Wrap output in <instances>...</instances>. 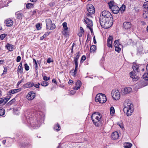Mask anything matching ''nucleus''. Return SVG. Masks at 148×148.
Instances as JSON below:
<instances>
[{"label":"nucleus","instance_id":"7ed1b4c3","mask_svg":"<svg viewBox=\"0 0 148 148\" xmlns=\"http://www.w3.org/2000/svg\"><path fill=\"white\" fill-rule=\"evenodd\" d=\"M101 114L98 112L94 113L91 116V119L94 124L97 127L100 126L101 124Z\"/></svg>","mask_w":148,"mask_h":148},{"label":"nucleus","instance_id":"4c0bfd02","mask_svg":"<svg viewBox=\"0 0 148 148\" xmlns=\"http://www.w3.org/2000/svg\"><path fill=\"white\" fill-rule=\"evenodd\" d=\"M38 114L40 115V116L39 117V119H43L44 117V115L42 114L41 112H39L38 113Z\"/></svg>","mask_w":148,"mask_h":148},{"label":"nucleus","instance_id":"6ab92c4d","mask_svg":"<svg viewBox=\"0 0 148 148\" xmlns=\"http://www.w3.org/2000/svg\"><path fill=\"white\" fill-rule=\"evenodd\" d=\"M34 85V83L33 82H27L24 84L23 86V88L24 89L29 88L33 86Z\"/></svg>","mask_w":148,"mask_h":148},{"label":"nucleus","instance_id":"f704fd0d","mask_svg":"<svg viewBox=\"0 0 148 148\" xmlns=\"http://www.w3.org/2000/svg\"><path fill=\"white\" fill-rule=\"evenodd\" d=\"M110 110L111 114L112 115H113L115 113V110L113 107H111L110 108Z\"/></svg>","mask_w":148,"mask_h":148},{"label":"nucleus","instance_id":"7c9ffc66","mask_svg":"<svg viewBox=\"0 0 148 148\" xmlns=\"http://www.w3.org/2000/svg\"><path fill=\"white\" fill-rule=\"evenodd\" d=\"M80 31L78 34V35L79 37H81L82 36V34L84 32V30L83 28L82 27H80Z\"/></svg>","mask_w":148,"mask_h":148},{"label":"nucleus","instance_id":"09e8293b","mask_svg":"<svg viewBox=\"0 0 148 148\" xmlns=\"http://www.w3.org/2000/svg\"><path fill=\"white\" fill-rule=\"evenodd\" d=\"M143 6L144 8L148 9V3L145 2L143 4Z\"/></svg>","mask_w":148,"mask_h":148},{"label":"nucleus","instance_id":"c03bdc74","mask_svg":"<svg viewBox=\"0 0 148 148\" xmlns=\"http://www.w3.org/2000/svg\"><path fill=\"white\" fill-rule=\"evenodd\" d=\"M6 36V34H1L0 36V38L1 39V40H3L4 38Z\"/></svg>","mask_w":148,"mask_h":148},{"label":"nucleus","instance_id":"4be33fe9","mask_svg":"<svg viewBox=\"0 0 148 148\" xmlns=\"http://www.w3.org/2000/svg\"><path fill=\"white\" fill-rule=\"evenodd\" d=\"M6 26L10 27L13 24V21L10 19H8L5 21Z\"/></svg>","mask_w":148,"mask_h":148},{"label":"nucleus","instance_id":"680f3d73","mask_svg":"<svg viewBox=\"0 0 148 148\" xmlns=\"http://www.w3.org/2000/svg\"><path fill=\"white\" fill-rule=\"evenodd\" d=\"M75 92L74 90H72L70 91V93L71 94L73 95L75 93Z\"/></svg>","mask_w":148,"mask_h":148},{"label":"nucleus","instance_id":"f3484780","mask_svg":"<svg viewBox=\"0 0 148 148\" xmlns=\"http://www.w3.org/2000/svg\"><path fill=\"white\" fill-rule=\"evenodd\" d=\"M82 85V83L81 81L77 80L75 84V86L73 88V89L75 90H77L81 87Z\"/></svg>","mask_w":148,"mask_h":148},{"label":"nucleus","instance_id":"412c9836","mask_svg":"<svg viewBox=\"0 0 148 148\" xmlns=\"http://www.w3.org/2000/svg\"><path fill=\"white\" fill-rule=\"evenodd\" d=\"M85 23L87 25V26H92L93 25V23L92 20H90L88 18H85L84 19Z\"/></svg>","mask_w":148,"mask_h":148},{"label":"nucleus","instance_id":"49530a36","mask_svg":"<svg viewBox=\"0 0 148 148\" xmlns=\"http://www.w3.org/2000/svg\"><path fill=\"white\" fill-rule=\"evenodd\" d=\"M43 79L45 81H48L50 79V77H47L46 76H43L42 75Z\"/></svg>","mask_w":148,"mask_h":148},{"label":"nucleus","instance_id":"f03ea898","mask_svg":"<svg viewBox=\"0 0 148 148\" xmlns=\"http://www.w3.org/2000/svg\"><path fill=\"white\" fill-rule=\"evenodd\" d=\"M112 17H110L99 19L101 26L102 27L105 29L108 28L112 26Z\"/></svg>","mask_w":148,"mask_h":148},{"label":"nucleus","instance_id":"69168bd1","mask_svg":"<svg viewBox=\"0 0 148 148\" xmlns=\"http://www.w3.org/2000/svg\"><path fill=\"white\" fill-rule=\"evenodd\" d=\"M3 103V98H0V104Z\"/></svg>","mask_w":148,"mask_h":148},{"label":"nucleus","instance_id":"1a4fd4ad","mask_svg":"<svg viewBox=\"0 0 148 148\" xmlns=\"http://www.w3.org/2000/svg\"><path fill=\"white\" fill-rule=\"evenodd\" d=\"M63 29L62 30V34L65 36H68L69 35V33L68 31V28L67 26V23L66 22H64L62 24Z\"/></svg>","mask_w":148,"mask_h":148},{"label":"nucleus","instance_id":"c85d7f7f","mask_svg":"<svg viewBox=\"0 0 148 148\" xmlns=\"http://www.w3.org/2000/svg\"><path fill=\"white\" fill-rule=\"evenodd\" d=\"M96 50V47L95 45H92L90 47V52H94Z\"/></svg>","mask_w":148,"mask_h":148},{"label":"nucleus","instance_id":"e2e57ef3","mask_svg":"<svg viewBox=\"0 0 148 148\" xmlns=\"http://www.w3.org/2000/svg\"><path fill=\"white\" fill-rule=\"evenodd\" d=\"M73 82V81L71 80L70 79L69 82V84H72Z\"/></svg>","mask_w":148,"mask_h":148},{"label":"nucleus","instance_id":"de8ad7c7","mask_svg":"<svg viewBox=\"0 0 148 148\" xmlns=\"http://www.w3.org/2000/svg\"><path fill=\"white\" fill-rule=\"evenodd\" d=\"M24 66L25 69L27 71L29 70V68L28 64H27L26 63L25 64Z\"/></svg>","mask_w":148,"mask_h":148},{"label":"nucleus","instance_id":"e433bc0d","mask_svg":"<svg viewBox=\"0 0 148 148\" xmlns=\"http://www.w3.org/2000/svg\"><path fill=\"white\" fill-rule=\"evenodd\" d=\"M5 113V111L4 109H0V116L3 115Z\"/></svg>","mask_w":148,"mask_h":148},{"label":"nucleus","instance_id":"b1692460","mask_svg":"<svg viewBox=\"0 0 148 148\" xmlns=\"http://www.w3.org/2000/svg\"><path fill=\"white\" fill-rule=\"evenodd\" d=\"M21 88H18L17 89H15L13 90H10L8 92V94L9 95H10L12 94H14L15 93L18 92L21 90Z\"/></svg>","mask_w":148,"mask_h":148},{"label":"nucleus","instance_id":"9d476101","mask_svg":"<svg viewBox=\"0 0 148 148\" xmlns=\"http://www.w3.org/2000/svg\"><path fill=\"white\" fill-rule=\"evenodd\" d=\"M110 17H112L111 13L107 11H103L101 14L100 18H105Z\"/></svg>","mask_w":148,"mask_h":148},{"label":"nucleus","instance_id":"f8f14e48","mask_svg":"<svg viewBox=\"0 0 148 148\" xmlns=\"http://www.w3.org/2000/svg\"><path fill=\"white\" fill-rule=\"evenodd\" d=\"M132 88L130 87H127L121 90V93L123 95H125L132 92Z\"/></svg>","mask_w":148,"mask_h":148},{"label":"nucleus","instance_id":"ddd939ff","mask_svg":"<svg viewBox=\"0 0 148 148\" xmlns=\"http://www.w3.org/2000/svg\"><path fill=\"white\" fill-rule=\"evenodd\" d=\"M123 111L124 112L126 113L127 116H130L131 115L133 111L132 107L123 108Z\"/></svg>","mask_w":148,"mask_h":148},{"label":"nucleus","instance_id":"6e6552de","mask_svg":"<svg viewBox=\"0 0 148 148\" xmlns=\"http://www.w3.org/2000/svg\"><path fill=\"white\" fill-rule=\"evenodd\" d=\"M112 94L113 98L115 100H119L120 97V92L118 90H113L112 92Z\"/></svg>","mask_w":148,"mask_h":148},{"label":"nucleus","instance_id":"5701e85b","mask_svg":"<svg viewBox=\"0 0 148 148\" xmlns=\"http://www.w3.org/2000/svg\"><path fill=\"white\" fill-rule=\"evenodd\" d=\"M111 136L113 140H116L118 138L119 134L118 132H115L112 134Z\"/></svg>","mask_w":148,"mask_h":148},{"label":"nucleus","instance_id":"bb28decb","mask_svg":"<svg viewBox=\"0 0 148 148\" xmlns=\"http://www.w3.org/2000/svg\"><path fill=\"white\" fill-rule=\"evenodd\" d=\"M78 67V65H75V68L73 72L72 73L71 75L74 77H75L77 75V69Z\"/></svg>","mask_w":148,"mask_h":148},{"label":"nucleus","instance_id":"2f4dec72","mask_svg":"<svg viewBox=\"0 0 148 148\" xmlns=\"http://www.w3.org/2000/svg\"><path fill=\"white\" fill-rule=\"evenodd\" d=\"M54 130H56L57 131H58L60 129V126L57 123L56 125L54 127Z\"/></svg>","mask_w":148,"mask_h":148},{"label":"nucleus","instance_id":"a19ab883","mask_svg":"<svg viewBox=\"0 0 148 148\" xmlns=\"http://www.w3.org/2000/svg\"><path fill=\"white\" fill-rule=\"evenodd\" d=\"M125 5H123L122 6L120 7V11L122 12V11L123 12L125 10Z\"/></svg>","mask_w":148,"mask_h":148},{"label":"nucleus","instance_id":"8fccbe9b","mask_svg":"<svg viewBox=\"0 0 148 148\" xmlns=\"http://www.w3.org/2000/svg\"><path fill=\"white\" fill-rule=\"evenodd\" d=\"M119 40H116L114 41V47L117 46V45L120 44L119 43L118 44V43L119 42Z\"/></svg>","mask_w":148,"mask_h":148},{"label":"nucleus","instance_id":"13d9d810","mask_svg":"<svg viewBox=\"0 0 148 148\" xmlns=\"http://www.w3.org/2000/svg\"><path fill=\"white\" fill-rule=\"evenodd\" d=\"M55 3L54 2H51L49 4V5L51 7L55 5Z\"/></svg>","mask_w":148,"mask_h":148},{"label":"nucleus","instance_id":"393cba45","mask_svg":"<svg viewBox=\"0 0 148 148\" xmlns=\"http://www.w3.org/2000/svg\"><path fill=\"white\" fill-rule=\"evenodd\" d=\"M115 47V51L119 53L121 50V48L122 47V46L121 44L117 45V46L114 47Z\"/></svg>","mask_w":148,"mask_h":148},{"label":"nucleus","instance_id":"0e129e2a","mask_svg":"<svg viewBox=\"0 0 148 148\" xmlns=\"http://www.w3.org/2000/svg\"><path fill=\"white\" fill-rule=\"evenodd\" d=\"M33 86H34L36 88H38L39 87V85H38V84H34Z\"/></svg>","mask_w":148,"mask_h":148},{"label":"nucleus","instance_id":"a18cd8bd","mask_svg":"<svg viewBox=\"0 0 148 148\" xmlns=\"http://www.w3.org/2000/svg\"><path fill=\"white\" fill-rule=\"evenodd\" d=\"M33 60L34 63L35 64L36 70H37L38 69V65L36 60L34 59H33Z\"/></svg>","mask_w":148,"mask_h":148},{"label":"nucleus","instance_id":"dca6fc26","mask_svg":"<svg viewBox=\"0 0 148 148\" xmlns=\"http://www.w3.org/2000/svg\"><path fill=\"white\" fill-rule=\"evenodd\" d=\"M123 105L124 106V108L132 107L133 106V105L131 103V102L129 100H126L124 101Z\"/></svg>","mask_w":148,"mask_h":148},{"label":"nucleus","instance_id":"39448f33","mask_svg":"<svg viewBox=\"0 0 148 148\" xmlns=\"http://www.w3.org/2000/svg\"><path fill=\"white\" fill-rule=\"evenodd\" d=\"M107 100L105 95L102 93L98 94L96 96L95 101L96 102H99L100 103H105Z\"/></svg>","mask_w":148,"mask_h":148},{"label":"nucleus","instance_id":"5fc2aeb1","mask_svg":"<svg viewBox=\"0 0 148 148\" xmlns=\"http://www.w3.org/2000/svg\"><path fill=\"white\" fill-rule=\"evenodd\" d=\"M7 69L5 67H4V70L3 71V72L2 74H5L7 73Z\"/></svg>","mask_w":148,"mask_h":148},{"label":"nucleus","instance_id":"3c124183","mask_svg":"<svg viewBox=\"0 0 148 148\" xmlns=\"http://www.w3.org/2000/svg\"><path fill=\"white\" fill-rule=\"evenodd\" d=\"M86 59V58L85 56L84 55L81 58V62H83Z\"/></svg>","mask_w":148,"mask_h":148},{"label":"nucleus","instance_id":"bf43d9fd","mask_svg":"<svg viewBox=\"0 0 148 148\" xmlns=\"http://www.w3.org/2000/svg\"><path fill=\"white\" fill-rule=\"evenodd\" d=\"M24 80V79H23L20 81L18 82L17 84V86L19 85Z\"/></svg>","mask_w":148,"mask_h":148},{"label":"nucleus","instance_id":"774afa93","mask_svg":"<svg viewBox=\"0 0 148 148\" xmlns=\"http://www.w3.org/2000/svg\"><path fill=\"white\" fill-rule=\"evenodd\" d=\"M52 82H53V83H55V84H57L56 81V79H52Z\"/></svg>","mask_w":148,"mask_h":148},{"label":"nucleus","instance_id":"4d7b16f0","mask_svg":"<svg viewBox=\"0 0 148 148\" xmlns=\"http://www.w3.org/2000/svg\"><path fill=\"white\" fill-rule=\"evenodd\" d=\"M92 26H89V25L88 26H87V27L89 28L90 29V30L91 32V33H92L93 32V29H92V27H91Z\"/></svg>","mask_w":148,"mask_h":148},{"label":"nucleus","instance_id":"052dcab7","mask_svg":"<svg viewBox=\"0 0 148 148\" xmlns=\"http://www.w3.org/2000/svg\"><path fill=\"white\" fill-rule=\"evenodd\" d=\"M143 47L142 46H140L139 47V49H138L139 52H141L142 51Z\"/></svg>","mask_w":148,"mask_h":148},{"label":"nucleus","instance_id":"c9c22d12","mask_svg":"<svg viewBox=\"0 0 148 148\" xmlns=\"http://www.w3.org/2000/svg\"><path fill=\"white\" fill-rule=\"evenodd\" d=\"M143 16L144 18L146 19H148V12H144L143 14Z\"/></svg>","mask_w":148,"mask_h":148},{"label":"nucleus","instance_id":"72a5a7b5","mask_svg":"<svg viewBox=\"0 0 148 148\" xmlns=\"http://www.w3.org/2000/svg\"><path fill=\"white\" fill-rule=\"evenodd\" d=\"M34 7V5L32 3H28L26 5V8L28 9H29L31 8H33Z\"/></svg>","mask_w":148,"mask_h":148},{"label":"nucleus","instance_id":"37998d69","mask_svg":"<svg viewBox=\"0 0 148 148\" xmlns=\"http://www.w3.org/2000/svg\"><path fill=\"white\" fill-rule=\"evenodd\" d=\"M143 78L145 80H148V73H145L143 75Z\"/></svg>","mask_w":148,"mask_h":148},{"label":"nucleus","instance_id":"79ce46f5","mask_svg":"<svg viewBox=\"0 0 148 148\" xmlns=\"http://www.w3.org/2000/svg\"><path fill=\"white\" fill-rule=\"evenodd\" d=\"M10 99V97H6L3 100V102L4 104H5Z\"/></svg>","mask_w":148,"mask_h":148},{"label":"nucleus","instance_id":"6e6d98bb","mask_svg":"<svg viewBox=\"0 0 148 148\" xmlns=\"http://www.w3.org/2000/svg\"><path fill=\"white\" fill-rule=\"evenodd\" d=\"M40 25L39 23H37L36 25V27L38 30L40 29Z\"/></svg>","mask_w":148,"mask_h":148},{"label":"nucleus","instance_id":"2eb2a0df","mask_svg":"<svg viewBox=\"0 0 148 148\" xmlns=\"http://www.w3.org/2000/svg\"><path fill=\"white\" fill-rule=\"evenodd\" d=\"M132 27V24L129 22H125L123 24V27L126 30L130 29Z\"/></svg>","mask_w":148,"mask_h":148},{"label":"nucleus","instance_id":"20e7f679","mask_svg":"<svg viewBox=\"0 0 148 148\" xmlns=\"http://www.w3.org/2000/svg\"><path fill=\"white\" fill-rule=\"evenodd\" d=\"M109 8L111 9L113 13L117 14L119 12L120 8L117 6L116 4L113 1H111L108 3Z\"/></svg>","mask_w":148,"mask_h":148},{"label":"nucleus","instance_id":"473e14b6","mask_svg":"<svg viewBox=\"0 0 148 148\" xmlns=\"http://www.w3.org/2000/svg\"><path fill=\"white\" fill-rule=\"evenodd\" d=\"M49 84V83L48 82L46 81H42L41 84V85L44 86H47Z\"/></svg>","mask_w":148,"mask_h":148},{"label":"nucleus","instance_id":"4468645a","mask_svg":"<svg viewBox=\"0 0 148 148\" xmlns=\"http://www.w3.org/2000/svg\"><path fill=\"white\" fill-rule=\"evenodd\" d=\"M35 93L33 91H31L27 94L26 98L29 100H32L34 99L35 97Z\"/></svg>","mask_w":148,"mask_h":148},{"label":"nucleus","instance_id":"58836bf2","mask_svg":"<svg viewBox=\"0 0 148 148\" xmlns=\"http://www.w3.org/2000/svg\"><path fill=\"white\" fill-rule=\"evenodd\" d=\"M23 67H19L18 68V73H23Z\"/></svg>","mask_w":148,"mask_h":148},{"label":"nucleus","instance_id":"9b49d317","mask_svg":"<svg viewBox=\"0 0 148 148\" xmlns=\"http://www.w3.org/2000/svg\"><path fill=\"white\" fill-rule=\"evenodd\" d=\"M27 121H28L27 120ZM29 121L30 123V124L31 127L34 129H37L40 127V123L39 122H38V121L36 119L34 121L32 122Z\"/></svg>","mask_w":148,"mask_h":148},{"label":"nucleus","instance_id":"0eeeda50","mask_svg":"<svg viewBox=\"0 0 148 148\" xmlns=\"http://www.w3.org/2000/svg\"><path fill=\"white\" fill-rule=\"evenodd\" d=\"M87 10L89 13L87 14L88 16H89L91 14H92L95 12V8L91 4H89L87 5Z\"/></svg>","mask_w":148,"mask_h":148},{"label":"nucleus","instance_id":"a211bd4d","mask_svg":"<svg viewBox=\"0 0 148 148\" xmlns=\"http://www.w3.org/2000/svg\"><path fill=\"white\" fill-rule=\"evenodd\" d=\"M113 39V37L112 36H109L108 39L107 40V45L109 47L112 48V42Z\"/></svg>","mask_w":148,"mask_h":148},{"label":"nucleus","instance_id":"a878e982","mask_svg":"<svg viewBox=\"0 0 148 148\" xmlns=\"http://www.w3.org/2000/svg\"><path fill=\"white\" fill-rule=\"evenodd\" d=\"M5 47L10 51H13V45H12L8 43L5 46Z\"/></svg>","mask_w":148,"mask_h":148},{"label":"nucleus","instance_id":"338daca9","mask_svg":"<svg viewBox=\"0 0 148 148\" xmlns=\"http://www.w3.org/2000/svg\"><path fill=\"white\" fill-rule=\"evenodd\" d=\"M93 42L95 44H96V41L95 36L93 37Z\"/></svg>","mask_w":148,"mask_h":148},{"label":"nucleus","instance_id":"c756f323","mask_svg":"<svg viewBox=\"0 0 148 148\" xmlns=\"http://www.w3.org/2000/svg\"><path fill=\"white\" fill-rule=\"evenodd\" d=\"M16 15L17 18L18 19H20L22 18L23 15L21 13L19 12H17L16 13Z\"/></svg>","mask_w":148,"mask_h":148},{"label":"nucleus","instance_id":"aec40b11","mask_svg":"<svg viewBox=\"0 0 148 148\" xmlns=\"http://www.w3.org/2000/svg\"><path fill=\"white\" fill-rule=\"evenodd\" d=\"M80 52H77L75 55V57H74V62L75 65H78V60L79 57Z\"/></svg>","mask_w":148,"mask_h":148},{"label":"nucleus","instance_id":"603ef678","mask_svg":"<svg viewBox=\"0 0 148 148\" xmlns=\"http://www.w3.org/2000/svg\"><path fill=\"white\" fill-rule=\"evenodd\" d=\"M21 57L20 56H18L16 58V61L17 62H19L21 60Z\"/></svg>","mask_w":148,"mask_h":148},{"label":"nucleus","instance_id":"f257e3e1","mask_svg":"<svg viewBox=\"0 0 148 148\" xmlns=\"http://www.w3.org/2000/svg\"><path fill=\"white\" fill-rule=\"evenodd\" d=\"M143 66L142 65L138 64L136 63H134L132 66L134 72H131L130 73V77L134 81H137L139 78L138 76L135 74L136 72L138 73L140 72V70L141 69L143 71H144V69L143 67Z\"/></svg>","mask_w":148,"mask_h":148},{"label":"nucleus","instance_id":"ea45409f","mask_svg":"<svg viewBox=\"0 0 148 148\" xmlns=\"http://www.w3.org/2000/svg\"><path fill=\"white\" fill-rule=\"evenodd\" d=\"M15 99H13L10 101L9 102H8L7 103V104L9 105H10L13 103L15 101Z\"/></svg>","mask_w":148,"mask_h":148},{"label":"nucleus","instance_id":"423d86ee","mask_svg":"<svg viewBox=\"0 0 148 148\" xmlns=\"http://www.w3.org/2000/svg\"><path fill=\"white\" fill-rule=\"evenodd\" d=\"M47 28L49 29H53L56 27L54 24L52 23V21L50 19H47L46 20Z\"/></svg>","mask_w":148,"mask_h":148},{"label":"nucleus","instance_id":"cd10ccee","mask_svg":"<svg viewBox=\"0 0 148 148\" xmlns=\"http://www.w3.org/2000/svg\"><path fill=\"white\" fill-rule=\"evenodd\" d=\"M124 147L125 148H131L132 146V144L129 143H124Z\"/></svg>","mask_w":148,"mask_h":148},{"label":"nucleus","instance_id":"864d4df0","mask_svg":"<svg viewBox=\"0 0 148 148\" xmlns=\"http://www.w3.org/2000/svg\"><path fill=\"white\" fill-rule=\"evenodd\" d=\"M53 62L51 58H49L47 60V63H49L51 62Z\"/></svg>","mask_w":148,"mask_h":148}]
</instances>
